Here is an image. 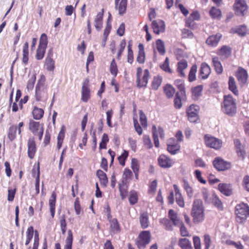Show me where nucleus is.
Segmentation results:
<instances>
[{
  "mask_svg": "<svg viewBox=\"0 0 249 249\" xmlns=\"http://www.w3.org/2000/svg\"><path fill=\"white\" fill-rule=\"evenodd\" d=\"M128 199L131 205L136 204L138 201V193L135 190H131L130 192Z\"/></svg>",
  "mask_w": 249,
  "mask_h": 249,
  "instance_id": "a18cd8bd",
  "label": "nucleus"
},
{
  "mask_svg": "<svg viewBox=\"0 0 249 249\" xmlns=\"http://www.w3.org/2000/svg\"><path fill=\"white\" fill-rule=\"evenodd\" d=\"M24 125V123L21 122L18 124V125L12 124L9 127L7 132V137L10 141H13L16 138L17 131L18 134L21 135L22 128Z\"/></svg>",
  "mask_w": 249,
  "mask_h": 249,
  "instance_id": "9d476101",
  "label": "nucleus"
},
{
  "mask_svg": "<svg viewBox=\"0 0 249 249\" xmlns=\"http://www.w3.org/2000/svg\"><path fill=\"white\" fill-rule=\"evenodd\" d=\"M165 27L166 26L164 21L159 20L157 21V35L164 32Z\"/></svg>",
  "mask_w": 249,
  "mask_h": 249,
  "instance_id": "4d7b16f0",
  "label": "nucleus"
},
{
  "mask_svg": "<svg viewBox=\"0 0 249 249\" xmlns=\"http://www.w3.org/2000/svg\"><path fill=\"white\" fill-rule=\"evenodd\" d=\"M204 140L205 144L207 146L215 149H219L222 144V142L220 140L209 135L205 136Z\"/></svg>",
  "mask_w": 249,
  "mask_h": 249,
  "instance_id": "ddd939ff",
  "label": "nucleus"
},
{
  "mask_svg": "<svg viewBox=\"0 0 249 249\" xmlns=\"http://www.w3.org/2000/svg\"><path fill=\"white\" fill-rule=\"evenodd\" d=\"M59 223L62 233L65 235L67 230V222L66 216L64 214L61 215L59 218Z\"/></svg>",
  "mask_w": 249,
  "mask_h": 249,
  "instance_id": "5fc2aeb1",
  "label": "nucleus"
},
{
  "mask_svg": "<svg viewBox=\"0 0 249 249\" xmlns=\"http://www.w3.org/2000/svg\"><path fill=\"white\" fill-rule=\"evenodd\" d=\"M73 243V234L71 230L68 231V236L65 240V245L64 249H72Z\"/></svg>",
  "mask_w": 249,
  "mask_h": 249,
  "instance_id": "58836bf2",
  "label": "nucleus"
},
{
  "mask_svg": "<svg viewBox=\"0 0 249 249\" xmlns=\"http://www.w3.org/2000/svg\"><path fill=\"white\" fill-rule=\"evenodd\" d=\"M211 73V68L210 66L205 62L201 64L199 74L201 78L203 79H205L208 78Z\"/></svg>",
  "mask_w": 249,
  "mask_h": 249,
  "instance_id": "b1692460",
  "label": "nucleus"
},
{
  "mask_svg": "<svg viewBox=\"0 0 249 249\" xmlns=\"http://www.w3.org/2000/svg\"><path fill=\"white\" fill-rule=\"evenodd\" d=\"M96 175L99 179L101 185L106 187L108 183V178L105 173L101 170H98L96 172Z\"/></svg>",
  "mask_w": 249,
  "mask_h": 249,
  "instance_id": "72a5a7b5",
  "label": "nucleus"
},
{
  "mask_svg": "<svg viewBox=\"0 0 249 249\" xmlns=\"http://www.w3.org/2000/svg\"><path fill=\"white\" fill-rule=\"evenodd\" d=\"M90 98V89L89 88V81L86 78L82 84L81 90V100L84 102H87Z\"/></svg>",
  "mask_w": 249,
  "mask_h": 249,
  "instance_id": "4468645a",
  "label": "nucleus"
},
{
  "mask_svg": "<svg viewBox=\"0 0 249 249\" xmlns=\"http://www.w3.org/2000/svg\"><path fill=\"white\" fill-rule=\"evenodd\" d=\"M199 107L197 105H191L186 110L188 120L192 123L196 122L198 119V113Z\"/></svg>",
  "mask_w": 249,
  "mask_h": 249,
  "instance_id": "f8f14e48",
  "label": "nucleus"
},
{
  "mask_svg": "<svg viewBox=\"0 0 249 249\" xmlns=\"http://www.w3.org/2000/svg\"><path fill=\"white\" fill-rule=\"evenodd\" d=\"M119 191L120 196L122 199L126 198L128 194V186L127 183L122 182L119 184Z\"/></svg>",
  "mask_w": 249,
  "mask_h": 249,
  "instance_id": "ea45409f",
  "label": "nucleus"
},
{
  "mask_svg": "<svg viewBox=\"0 0 249 249\" xmlns=\"http://www.w3.org/2000/svg\"><path fill=\"white\" fill-rule=\"evenodd\" d=\"M236 221L240 223L244 222L249 215V206L245 203L237 204L235 208Z\"/></svg>",
  "mask_w": 249,
  "mask_h": 249,
  "instance_id": "20e7f679",
  "label": "nucleus"
},
{
  "mask_svg": "<svg viewBox=\"0 0 249 249\" xmlns=\"http://www.w3.org/2000/svg\"><path fill=\"white\" fill-rule=\"evenodd\" d=\"M104 14V9L103 8L101 12H99L94 19V26L96 29L99 31L103 27V20Z\"/></svg>",
  "mask_w": 249,
  "mask_h": 249,
  "instance_id": "5701e85b",
  "label": "nucleus"
},
{
  "mask_svg": "<svg viewBox=\"0 0 249 249\" xmlns=\"http://www.w3.org/2000/svg\"><path fill=\"white\" fill-rule=\"evenodd\" d=\"M145 60V54L144 46L142 43L138 45V53L137 56V61L140 64H143Z\"/></svg>",
  "mask_w": 249,
  "mask_h": 249,
  "instance_id": "bb28decb",
  "label": "nucleus"
},
{
  "mask_svg": "<svg viewBox=\"0 0 249 249\" xmlns=\"http://www.w3.org/2000/svg\"><path fill=\"white\" fill-rule=\"evenodd\" d=\"M233 9L237 16H244L248 11V7L245 0H235Z\"/></svg>",
  "mask_w": 249,
  "mask_h": 249,
  "instance_id": "9b49d317",
  "label": "nucleus"
},
{
  "mask_svg": "<svg viewBox=\"0 0 249 249\" xmlns=\"http://www.w3.org/2000/svg\"><path fill=\"white\" fill-rule=\"evenodd\" d=\"M109 71L114 77L117 76L118 70L117 65L114 58H113L111 62L109 67Z\"/></svg>",
  "mask_w": 249,
  "mask_h": 249,
  "instance_id": "864d4df0",
  "label": "nucleus"
},
{
  "mask_svg": "<svg viewBox=\"0 0 249 249\" xmlns=\"http://www.w3.org/2000/svg\"><path fill=\"white\" fill-rule=\"evenodd\" d=\"M183 188L186 191L187 196L190 198H192L194 195V191L192 187L187 180L183 179Z\"/></svg>",
  "mask_w": 249,
  "mask_h": 249,
  "instance_id": "a19ab883",
  "label": "nucleus"
},
{
  "mask_svg": "<svg viewBox=\"0 0 249 249\" xmlns=\"http://www.w3.org/2000/svg\"><path fill=\"white\" fill-rule=\"evenodd\" d=\"M235 146L236 148V152L238 157H241L244 159L246 155L245 151H244L243 146L241 145L240 141L236 139L234 141Z\"/></svg>",
  "mask_w": 249,
  "mask_h": 249,
  "instance_id": "e433bc0d",
  "label": "nucleus"
},
{
  "mask_svg": "<svg viewBox=\"0 0 249 249\" xmlns=\"http://www.w3.org/2000/svg\"><path fill=\"white\" fill-rule=\"evenodd\" d=\"M182 100H183L182 99L180 93H179L178 92H177L174 101V107L176 108L179 109L181 107Z\"/></svg>",
  "mask_w": 249,
  "mask_h": 249,
  "instance_id": "603ef678",
  "label": "nucleus"
},
{
  "mask_svg": "<svg viewBox=\"0 0 249 249\" xmlns=\"http://www.w3.org/2000/svg\"><path fill=\"white\" fill-rule=\"evenodd\" d=\"M57 195L55 192L53 191L49 200V204L51 216L53 218L55 213V204Z\"/></svg>",
  "mask_w": 249,
  "mask_h": 249,
  "instance_id": "412c9836",
  "label": "nucleus"
},
{
  "mask_svg": "<svg viewBox=\"0 0 249 249\" xmlns=\"http://www.w3.org/2000/svg\"><path fill=\"white\" fill-rule=\"evenodd\" d=\"M157 50L161 55H164L166 52L164 43L161 39L157 40Z\"/></svg>",
  "mask_w": 249,
  "mask_h": 249,
  "instance_id": "3c124183",
  "label": "nucleus"
},
{
  "mask_svg": "<svg viewBox=\"0 0 249 249\" xmlns=\"http://www.w3.org/2000/svg\"><path fill=\"white\" fill-rule=\"evenodd\" d=\"M28 147V156L31 159L34 158L36 152V146L35 138L34 137L30 138L27 142Z\"/></svg>",
  "mask_w": 249,
  "mask_h": 249,
  "instance_id": "dca6fc26",
  "label": "nucleus"
},
{
  "mask_svg": "<svg viewBox=\"0 0 249 249\" xmlns=\"http://www.w3.org/2000/svg\"><path fill=\"white\" fill-rule=\"evenodd\" d=\"M220 192L226 196H230L232 194V188L230 184L220 183L218 185Z\"/></svg>",
  "mask_w": 249,
  "mask_h": 249,
  "instance_id": "a878e982",
  "label": "nucleus"
},
{
  "mask_svg": "<svg viewBox=\"0 0 249 249\" xmlns=\"http://www.w3.org/2000/svg\"><path fill=\"white\" fill-rule=\"evenodd\" d=\"M164 90L168 98L172 97L175 92V89L170 85H167L165 87Z\"/></svg>",
  "mask_w": 249,
  "mask_h": 249,
  "instance_id": "052dcab7",
  "label": "nucleus"
},
{
  "mask_svg": "<svg viewBox=\"0 0 249 249\" xmlns=\"http://www.w3.org/2000/svg\"><path fill=\"white\" fill-rule=\"evenodd\" d=\"M222 111L229 116H232L236 112V100L230 95H225L222 104Z\"/></svg>",
  "mask_w": 249,
  "mask_h": 249,
  "instance_id": "7ed1b4c3",
  "label": "nucleus"
},
{
  "mask_svg": "<svg viewBox=\"0 0 249 249\" xmlns=\"http://www.w3.org/2000/svg\"><path fill=\"white\" fill-rule=\"evenodd\" d=\"M191 216L195 223L201 222L204 219V208L201 200L196 199L194 201L191 210Z\"/></svg>",
  "mask_w": 249,
  "mask_h": 249,
  "instance_id": "f257e3e1",
  "label": "nucleus"
},
{
  "mask_svg": "<svg viewBox=\"0 0 249 249\" xmlns=\"http://www.w3.org/2000/svg\"><path fill=\"white\" fill-rule=\"evenodd\" d=\"M151 234L148 231H141L136 241V245L139 249L144 248L150 241Z\"/></svg>",
  "mask_w": 249,
  "mask_h": 249,
  "instance_id": "1a4fd4ad",
  "label": "nucleus"
},
{
  "mask_svg": "<svg viewBox=\"0 0 249 249\" xmlns=\"http://www.w3.org/2000/svg\"><path fill=\"white\" fill-rule=\"evenodd\" d=\"M133 176L132 171L128 168L124 169L123 174V180L122 182L124 183H128V180L131 179Z\"/></svg>",
  "mask_w": 249,
  "mask_h": 249,
  "instance_id": "49530a36",
  "label": "nucleus"
},
{
  "mask_svg": "<svg viewBox=\"0 0 249 249\" xmlns=\"http://www.w3.org/2000/svg\"><path fill=\"white\" fill-rule=\"evenodd\" d=\"M39 245V234L37 231H35L34 243L32 249H38Z\"/></svg>",
  "mask_w": 249,
  "mask_h": 249,
  "instance_id": "338daca9",
  "label": "nucleus"
},
{
  "mask_svg": "<svg viewBox=\"0 0 249 249\" xmlns=\"http://www.w3.org/2000/svg\"><path fill=\"white\" fill-rule=\"evenodd\" d=\"M139 221L142 229H146L149 225V215L146 212H142L140 213Z\"/></svg>",
  "mask_w": 249,
  "mask_h": 249,
  "instance_id": "6ab92c4d",
  "label": "nucleus"
},
{
  "mask_svg": "<svg viewBox=\"0 0 249 249\" xmlns=\"http://www.w3.org/2000/svg\"><path fill=\"white\" fill-rule=\"evenodd\" d=\"M197 71V67L196 65H193L190 71L189 76H188V80L190 82H193L196 80V73Z\"/></svg>",
  "mask_w": 249,
  "mask_h": 249,
  "instance_id": "bf43d9fd",
  "label": "nucleus"
},
{
  "mask_svg": "<svg viewBox=\"0 0 249 249\" xmlns=\"http://www.w3.org/2000/svg\"><path fill=\"white\" fill-rule=\"evenodd\" d=\"M53 52L50 50L48 53L47 57L45 59V66L48 71H53L55 68L54 61L53 59Z\"/></svg>",
  "mask_w": 249,
  "mask_h": 249,
  "instance_id": "f3484780",
  "label": "nucleus"
},
{
  "mask_svg": "<svg viewBox=\"0 0 249 249\" xmlns=\"http://www.w3.org/2000/svg\"><path fill=\"white\" fill-rule=\"evenodd\" d=\"M129 155V153L127 151L124 150L123 153L118 157V160L119 164L122 166H124L125 165V161L127 160Z\"/></svg>",
  "mask_w": 249,
  "mask_h": 249,
  "instance_id": "8fccbe9b",
  "label": "nucleus"
},
{
  "mask_svg": "<svg viewBox=\"0 0 249 249\" xmlns=\"http://www.w3.org/2000/svg\"><path fill=\"white\" fill-rule=\"evenodd\" d=\"M66 127L62 125L57 137V148L59 150L63 144V141L65 136Z\"/></svg>",
  "mask_w": 249,
  "mask_h": 249,
  "instance_id": "c85d7f7f",
  "label": "nucleus"
},
{
  "mask_svg": "<svg viewBox=\"0 0 249 249\" xmlns=\"http://www.w3.org/2000/svg\"><path fill=\"white\" fill-rule=\"evenodd\" d=\"M36 81V74L33 73L31 75L29 80L28 81L27 88L28 89H32L34 87Z\"/></svg>",
  "mask_w": 249,
  "mask_h": 249,
  "instance_id": "69168bd1",
  "label": "nucleus"
},
{
  "mask_svg": "<svg viewBox=\"0 0 249 249\" xmlns=\"http://www.w3.org/2000/svg\"><path fill=\"white\" fill-rule=\"evenodd\" d=\"M133 120L134 127L135 131L137 132L138 135H141L143 132L142 127L143 128H146L147 126V121L146 115L142 110H139V121L142 125V126H141L137 120L136 110L135 107L133 110Z\"/></svg>",
  "mask_w": 249,
  "mask_h": 249,
  "instance_id": "f03ea898",
  "label": "nucleus"
},
{
  "mask_svg": "<svg viewBox=\"0 0 249 249\" xmlns=\"http://www.w3.org/2000/svg\"><path fill=\"white\" fill-rule=\"evenodd\" d=\"M229 87L230 90L233 92L235 95H238V91L237 89L235 82L234 78L230 77L229 80Z\"/></svg>",
  "mask_w": 249,
  "mask_h": 249,
  "instance_id": "09e8293b",
  "label": "nucleus"
},
{
  "mask_svg": "<svg viewBox=\"0 0 249 249\" xmlns=\"http://www.w3.org/2000/svg\"><path fill=\"white\" fill-rule=\"evenodd\" d=\"M109 232L110 233L116 234L121 232V228L117 218H113L109 222Z\"/></svg>",
  "mask_w": 249,
  "mask_h": 249,
  "instance_id": "393cba45",
  "label": "nucleus"
},
{
  "mask_svg": "<svg viewBox=\"0 0 249 249\" xmlns=\"http://www.w3.org/2000/svg\"><path fill=\"white\" fill-rule=\"evenodd\" d=\"M32 113L35 120H40L43 117L44 111L43 109L35 106L33 107Z\"/></svg>",
  "mask_w": 249,
  "mask_h": 249,
  "instance_id": "473e14b6",
  "label": "nucleus"
},
{
  "mask_svg": "<svg viewBox=\"0 0 249 249\" xmlns=\"http://www.w3.org/2000/svg\"><path fill=\"white\" fill-rule=\"evenodd\" d=\"M39 183H40V170L39 166H38L37 167V172H36V178L35 181V188L36 195H38L39 193Z\"/></svg>",
  "mask_w": 249,
  "mask_h": 249,
  "instance_id": "e2e57ef3",
  "label": "nucleus"
},
{
  "mask_svg": "<svg viewBox=\"0 0 249 249\" xmlns=\"http://www.w3.org/2000/svg\"><path fill=\"white\" fill-rule=\"evenodd\" d=\"M149 77V72L147 69L145 70L143 72L142 69L141 67H138L136 73L137 87L139 88L145 87L148 83Z\"/></svg>",
  "mask_w": 249,
  "mask_h": 249,
  "instance_id": "0eeeda50",
  "label": "nucleus"
},
{
  "mask_svg": "<svg viewBox=\"0 0 249 249\" xmlns=\"http://www.w3.org/2000/svg\"><path fill=\"white\" fill-rule=\"evenodd\" d=\"M167 150L171 154H175L180 148V145L178 144H176L175 145L167 144Z\"/></svg>",
  "mask_w": 249,
  "mask_h": 249,
  "instance_id": "0e129e2a",
  "label": "nucleus"
},
{
  "mask_svg": "<svg viewBox=\"0 0 249 249\" xmlns=\"http://www.w3.org/2000/svg\"><path fill=\"white\" fill-rule=\"evenodd\" d=\"M212 63L213 67L217 74H221L223 71V68L221 62L217 57H213L212 58Z\"/></svg>",
  "mask_w": 249,
  "mask_h": 249,
  "instance_id": "4c0bfd02",
  "label": "nucleus"
},
{
  "mask_svg": "<svg viewBox=\"0 0 249 249\" xmlns=\"http://www.w3.org/2000/svg\"><path fill=\"white\" fill-rule=\"evenodd\" d=\"M221 37V35L219 34L214 36H211L207 38L206 43L208 45L215 46L217 45Z\"/></svg>",
  "mask_w": 249,
  "mask_h": 249,
  "instance_id": "f704fd0d",
  "label": "nucleus"
},
{
  "mask_svg": "<svg viewBox=\"0 0 249 249\" xmlns=\"http://www.w3.org/2000/svg\"><path fill=\"white\" fill-rule=\"evenodd\" d=\"M212 202L213 204L219 210H222L223 207L222 203L219 198L215 195L213 196Z\"/></svg>",
  "mask_w": 249,
  "mask_h": 249,
  "instance_id": "680f3d73",
  "label": "nucleus"
},
{
  "mask_svg": "<svg viewBox=\"0 0 249 249\" xmlns=\"http://www.w3.org/2000/svg\"><path fill=\"white\" fill-rule=\"evenodd\" d=\"M29 44L28 42H25L23 45L22 48V61L24 65H26L28 64L29 60Z\"/></svg>",
  "mask_w": 249,
  "mask_h": 249,
  "instance_id": "2f4dec72",
  "label": "nucleus"
},
{
  "mask_svg": "<svg viewBox=\"0 0 249 249\" xmlns=\"http://www.w3.org/2000/svg\"><path fill=\"white\" fill-rule=\"evenodd\" d=\"M150 11L148 14L149 20L152 22V27L153 30V32L156 33V12L154 8H150Z\"/></svg>",
  "mask_w": 249,
  "mask_h": 249,
  "instance_id": "c03bdc74",
  "label": "nucleus"
},
{
  "mask_svg": "<svg viewBox=\"0 0 249 249\" xmlns=\"http://www.w3.org/2000/svg\"><path fill=\"white\" fill-rule=\"evenodd\" d=\"M168 217L170 220L175 226L178 227V226L180 225L183 222L178 216L177 213H176L173 210L171 209L169 211Z\"/></svg>",
  "mask_w": 249,
  "mask_h": 249,
  "instance_id": "4be33fe9",
  "label": "nucleus"
},
{
  "mask_svg": "<svg viewBox=\"0 0 249 249\" xmlns=\"http://www.w3.org/2000/svg\"><path fill=\"white\" fill-rule=\"evenodd\" d=\"M187 62L186 60H183L178 62L177 71L180 76L184 77L185 76L183 70L187 68Z\"/></svg>",
  "mask_w": 249,
  "mask_h": 249,
  "instance_id": "79ce46f5",
  "label": "nucleus"
},
{
  "mask_svg": "<svg viewBox=\"0 0 249 249\" xmlns=\"http://www.w3.org/2000/svg\"><path fill=\"white\" fill-rule=\"evenodd\" d=\"M210 15L213 18L219 19L221 17V12L219 9L213 7L210 11Z\"/></svg>",
  "mask_w": 249,
  "mask_h": 249,
  "instance_id": "6e6d98bb",
  "label": "nucleus"
},
{
  "mask_svg": "<svg viewBox=\"0 0 249 249\" xmlns=\"http://www.w3.org/2000/svg\"><path fill=\"white\" fill-rule=\"evenodd\" d=\"M116 9L118 10L119 14L123 15L126 13L127 5V0H120L115 1Z\"/></svg>",
  "mask_w": 249,
  "mask_h": 249,
  "instance_id": "aec40b11",
  "label": "nucleus"
},
{
  "mask_svg": "<svg viewBox=\"0 0 249 249\" xmlns=\"http://www.w3.org/2000/svg\"><path fill=\"white\" fill-rule=\"evenodd\" d=\"M45 76L41 75L36 87L35 97L37 101H41L47 94V88L45 85Z\"/></svg>",
  "mask_w": 249,
  "mask_h": 249,
  "instance_id": "39448f33",
  "label": "nucleus"
},
{
  "mask_svg": "<svg viewBox=\"0 0 249 249\" xmlns=\"http://www.w3.org/2000/svg\"><path fill=\"white\" fill-rule=\"evenodd\" d=\"M231 49L227 46H223L217 52V54L219 55L221 59H227L231 54Z\"/></svg>",
  "mask_w": 249,
  "mask_h": 249,
  "instance_id": "cd10ccee",
  "label": "nucleus"
},
{
  "mask_svg": "<svg viewBox=\"0 0 249 249\" xmlns=\"http://www.w3.org/2000/svg\"><path fill=\"white\" fill-rule=\"evenodd\" d=\"M29 129L34 135L38 137L41 141L44 133V124L39 122L30 120L29 122Z\"/></svg>",
  "mask_w": 249,
  "mask_h": 249,
  "instance_id": "6e6552de",
  "label": "nucleus"
},
{
  "mask_svg": "<svg viewBox=\"0 0 249 249\" xmlns=\"http://www.w3.org/2000/svg\"><path fill=\"white\" fill-rule=\"evenodd\" d=\"M236 77L241 84H245L248 78L247 71L244 69L239 68L236 74Z\"/></svg>",
  "mask_w": 249,
  "mask_h": 249,
  "instance_id": "c756f323",
  "label": "nucleus"
},
{
  "mask_svg": "<svg viewBox=\"0 0 249 249\" xmlns=\"http://www.w3.org/2000/svg\"><path fill=\"white\" fill-rule=\"evenodd\" d=\"M48 43V37L47 35L45 33L41 34L35 56L37 60H41L43 58L47 47Z\"/></svg>",
  "mask_w": 249,
  "mask_h": 249,
  "instance_id": "423d86ee",
  "label": "nucleus"
},
{
  "mask_svg": "<svg viewBox=\"0 0 249 249\" xmlns=\"http://www.w3.org/2000/svg\"><path fill=\"white\" fill-rule=\"evenodd\" d=\"M160 222L163 224L166 230L168 231L173 230V225L172 222L166 218H163L160 221Z\"/></svg>",
  "mask_w": 249,
  "mask_h": 249,
  "instance_id": "774afa93",
  "label": "nucleus"
},
{
  "mask_svg": "<svg viewBox=\"0 0 249 249\" xmlns=\"http://www.w3.org/2000/svg\"><path fill=\"white\" fill-rule=\"evenodd\" d=\"M126 40L125 39H123L121 40L120 42V45H119V48L117 53V59L118 60H120L122 57V55L123 54V53L125 49V48L126 47Z\"/></svg>",
  "mask_w": 249,
  "mask_h": 249,
  "instance_id": "de8ad7c7",
  "label": "nucleus"
},
{
  "mask_svg": "<svg viewBox=\"0 0 249 249\" xmlns=\"http://www.w3.org/2000/svg\"><path fill=\"white\" fill-rule=\"evenodd\" d=\"M133 42L132 40H129L127 47V62L132 64L134 61V54L132 50Z\"/></svg>",
  "mask_w": 249,
  "mask_h": 249,
  "instance_id": "c9c22d12",
  "label": "nucleus"
},
{
  "mask_svg": "<svg viewBox=\"0 0 249 249\" xmlns=\"http://www.w3.org/2000/svg\"><path fill=\"white\" fill-rule=\"evenodd\" d=\"M213 166L218 171H224L231 167L230 162L224 161L220 158H216L213 161Z\"/></svg>",
  "mask_w": 249,
  "mask_h": 249,
  "instance_id": "2eb2a0df",
  "label": "nucleus"
},
{
  "mask_svg": "<svg viewBox=\"0 0 249 249\" xmlns=\"http://www.w3.org/2000/svg\"><path fill=\"white\" fill-rule=\"evenodd\" d=\"M109 142V138L108 135L106 133H104L102 137L101 141L99 144V149H106L107 148V144Z\"/></svg>",
  "mask_w": 249,
  "mask_h": 249,
  "instance_id": "13d9d810",
  "label": "nucleus"
},
{
  "mask_svg": "<svg viewBox=\"0 0 249 249\" xmlns=\"http://www.w3.org/2000/svg\"><path fill=\"white\" fill-rule=\"evenodd\" d=\"M35 232L33 226L29 227L26 231V241L25 245L28 246L31 242Z\"/></svg>",
  "mask_w": 249,
  "mask_h": 249,
  "instance_id": "37998d69",
  "label": "nucleus"
},
{
  "mask_svg": "<svg viewBox=\"0 0 249 249\" xmlns=\"http://www.w3.org/2000/svg\"><path fill=\"white\" fill-rule=\"evenodd\" d=\"M175 85L176 86L178 90L179 91V93H180L182 99L183 100H186V95L185 88L183 81L180 79H177L175 81Z\"/></svg>",
  "mask_w": 249,
  "mask_h": 249,
  "instance_id": "7c9ffc66",
  "label": "nucleus"
},
{
  "mask_svg": "<svg viewBox=\"0 0 249 249\" xmlns=\"http://www.w3.org/2000/svg\"><path fill=\"white\" fill-rule=\"evenodd\" d=\"M159 164L162 168H166L172 166L173 161L165 155H160L158 159Z\"/></svg>",
  "mask_w": 249,
  "mask_h": 249,
  "instance_id": "a211bd4d",
  "label": "nucleus"
}]
</instances>
